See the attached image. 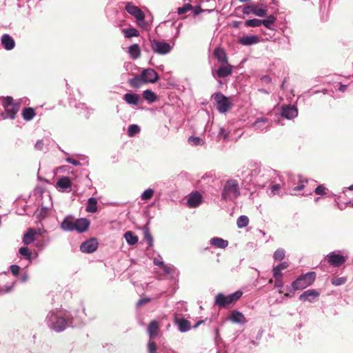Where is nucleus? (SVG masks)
<instances>
[{"label": "nucleus", "mask_w": 353, "mask_h": 353, "mask_svg": "<svg viewBox=\"0 0 353 353\" xmlns=\"http://www.w3.org/2000/svg\"><path fill=\"white\" fill-rule=\"evenodd\" d=\"M59 312L52 311L48 314L46 319L48 326L56 332H61L68 326L66 320Z\"/></svg>", "instance_id": "nucleus-1"}, {"label": "nucleus", "mask_w": 353, "mask_h": 353, "mask_svg": "<svg viewBox=\"0 0 353 353\" xmlns=\"http://www.w3.org/2000/svg\"><path fill=\"white\" fill-rule=\"evenodd\" d=\"M274 171L269 169L256 168L251 172L252 180L259 185L265 186L270 181V177L274 175Z\"/></svg>", "instance_id": "nucleus-2"}, {"label": "nucleus", "mask_w": 353, "mask_h": 353, "mask_svg": "<svg viewBox=\"0 0 353 353\" xmlns=\"http://www.w3.org/2000/svg\"><path fill=\"white\" fill-rule=\"evenodd\" d=\"M316 278V274L314 272H307L299 276L292 283V288L294 291L303 290L311 285Z\"/></svg>", "instance_id": "nucleus-3"}, {"label": "nucleus", "mask_w": 353, "mask_h": 353, "mask_svg": "<svg viewBox=\"0 0 353 353\" xmlns=\"http://www.w3.org/2000/svg\"><path fill=\"white\" fill-rule=\"evenodd\" d=\"M239 194V187L236 181H228L223 190L222 199L224 200H234L236 199Z\"/></svg>", "instance_id": "nucleus-4"}, {"label": "nucleus", "mask_w": 353, "mask_h": 353, "mask_svg": "<svg viewBox=\"0 0 353 353\" xmlns=\"http://www.w3.org/2000/svg\"><path fill=\"white\" fill-rule=\"evenodd\" d=\"M125 10L136 19L139 26L143 28H146L147 23L145 21V14L141 9L132 3L128 2L125 5Z\"/></svg>", "instance_id": "nucleus-5"}, {"label": "nucleus", "mask_w": 353, "mask_h": 353, "mask_svg": "<svg viewBox=\"0 0 353 353\" xmlns=\"http://www.w3.org/2000/svg\"><path fill=\"white\" fill-rule=\"evenodd\" d=\"M242 294L243 293L241 291H236L228 296L219 293L215 297V304L219 307H225L238 300Z\"/></svg>", "instance_id": "nucleus-6"}, {"label": "nucleus", "mask_w": 353, "mask_h": 353, "mask_svg": "<svg viewBox=\"0 0 353 353\" xmlns=\"http://www.w3.org/2000/svg\"><path fill=\"white\" fill-rule=\"evenodd\" d=\"M214 99L215 100L216 109L220 113H225L231 109L232 103L229 98L226 97L222 93H215L214 94Z\"/></svg>", "instance_id": "nucleus-7"}, {"label": "nucleus", "mask_w": 353, "mask_h": 353, "mask_svg": "<svg viewBox=\"0 0 353 353\" xmlns=\"http://www.w3.org/2000/svg\"><path fill=\"white\" fill-rule=\"evenodd\" d=\"M150 47L154 53L159 54H168L172 47L170 43L165 41H160L156 39H150Z\"/></svg>", "instance_id": "nucleus-8"}, {"label": "nucleus", "mask_w": 353, "mask_h": 353, "mask_svg": "<svg viewBox=\"0 0 353 353\" xmlns=\"http://www.w3.org/2000/svg\"><path fill=\"white\" fill-rule=\"evenodd\" d=\"M267 9L265 6L259 7L256 4H251L243 8V12L245 14H253L255 16L263 17L267 14Z\"/></svg>", "instance_id": "nucleus-9"}, {"label": "nucleus", "mask_w": 353, "mask_h": 353, "mask_svg": "<svg viewBox=\"0 0 353 353\" xmlns=\"http://www.w3.org/2000/svg\"><path fill=\"white\" fill-rule=\"evenodd\" d=\"M272 125V121L265 117L257 118L256 121L251 124V127L257 132H265L270 129Z\"/></svg>", "instance_id": "nucleus-10"}, {"label": "nucleus", "mask_w": 353, "mask_h": 353, "mask_svg": "<svg viewBox=\"0 0 353 353\" xmlns=\"http://www.w3.org/2000/svg\"><path fill=\"white\" fill-rule=\"evenodd\" d=\"M141 81L143 83H155L159 80L157 72L152 68L143 69L141 74Z\"/></svg>", "instance_id": "nucleus-11"}, {"label": "nucleus", "mask_w": 353, "mask_h": 353, "mask_svg": "<svg viewBox=\"0 0 353 353\" xmlns=\"http://www.w3.org/2000/svg\"><path fill=\"white\" fill-rule=\"evenodd\" d=\"M328 263L334 267H339L346 261V257L335 251L327 255Z\"/></svg>", "instance_id": "nucleus-12"}, {"label": "nucleus", "mask_w": 353, "mask_h": 353, "mask_svg": "<svg viewBox=\"0 0 353 353\" xmlns=\"http://www.w3.org/2000/svg\"><path fill=\"white\" fill-rule=\"evenodd\" d=\"M233 67L228 62L222 63L216 72L212 70V73L214 77L225 78L232 74Z\"/></svg>", "instance_id": "nucleus-13"}, {"label": "nucleus", "mask_w": 353, "mask_h": 353, "mask_svg": "<svg viewBox=\"0 0 353 353\" xmlns=\"http://www.w3.org/2000/svg\"><path fill=\"white\" fill-rule=\"evenodd\" d=\"M98 245L97 240L92 238L82 243L80 250L84 253H92L97 250Z\"/></svg>", "instance_id": "nucleus-14"}, {"label": "nucleus", "mask_w": 353, "mask_h": 353, "mask_svg": "<svg viewBox=\"0 0 353 353\" xmlns=\"http://www.w3.org/2000/svg\"><path fill=\"white\" fill-rule=\"evenodd\" d=\"M90 221L88 219L85 218L78 219L74 221V230L81 233L84 232L88 229Z\"/></svg>", "instance_id": "nucleus-15"}, {"label": "nucleus", "mask_w": 353, "mask_h": 353, "mask_svg": "<svg viewBox=\"0 0 353 353\" xmlns=\"http://www.w3.org/2000/svg\"><path fill=\"white\" fill-rule=\"evenodd\" d=\"M319 296V292L316 290H308L305 291L299 296V299L302 301L312 302Z\"/></svg>", "instance_id": "nucleus-16"}, {"label": "nucleus", "mask_w": 353, "mask_h": 353, "mask_svg": "<svg viewBox=\"0 0 353 353\" xmlns=\"http://www.w3.org/2000/svg\"><path fill=\"white\" fill-rule=\"evenodd\" d=\"M229 320L231 321L234 323L237 324H245L248 322L246 318L243 314V313L240 312L238 310H234L231 312Z\"/></svg>", "instance_id": "nucleus-17"}, {"label": "nucleus", "mask_w": 353, "mask_h": 353, "mask_svg": "<svg viewBox=\"0 0 353 353\" xmlns=\"http://www.w3.org/2000/svg\"><path fill=\"white\" fill-rule=\"evenodd\" d=\"M298 114L297 109L294 106H285L282 108V117L291 119L296 117Z\"/></svg>", "instance_id": "nucleus-18"}, {"label": "nucleus", "mask_w": 353, "mask_h": 353, "mask_svg": "<svg viewBox=\"0 0 353 353\" xmlns=\"http://www.w3.org/2000/svg\"><path fill=\"white\" fill-rule=\"evenodd\" d=\"M1 41L3 48L7 50H11L15 46V42L14 39L10 35L8 34H4L1 37Z\"/></svg>", "instance_id": "nucleus-19"}, {"label": "nucleus", "mask_w": 353, "mask_h": 353, "mask_svg": "<svg viewBox=\"0 0 353 353\" xmlns=\"http://www.w3.org/2000/svg\"><path fill=\"white\" fill-rule=\"evenodd\" d=\"M238 42L243 46H251L259 43V39L255 35H246L240 37Z\"/></svg>", "instance_id": "nucleus-20"}, {"label": "nucleus", "mask_w": 353, "mask_h": 353, "mask_svg": "<svg viewBox=\"0 0 353 353\" xmlns=\"http://www.w3.org/2000/svg\"><path fill=\"white\" fill-rule=\"evenodd\" d=\"M202 196L200 193L196 192L190 194L187 201V204L190 208H196L201 202Z\"/></svg>", "instance_id": "nucleus-21"}, {"label": "nucleus", "mask_w": 353, "mask_h": 353, "mask_svg": "<svg viewBox=\"0 0 353 353\" xmlns=\"http://www.w3.org/2000/svg\"><path fill=\"white\" fill-rule=\"evenodd\" d=\"M211 245L221 249H225L228 246V241L220 237L212 238L210 241Z\"/></svg>", "instance_id": "nucleus-22"}, {"label": "nucleus", "mask_w": 353, "mask_h": 353, "mask_svg": "<svg viewBox=\"0 0 353 353\" xmlns=\"http://www.w3.org/2000/svg\"><path fill=\"white\" fill-rule=\"evenodd\" d=\"M37 233V232L34 229L29 228L23 238V242L24 244L29 245L32 243L35 240Z\"/></svg>", "instance_id": "nucleus-23"}, {"label": "nucleus", "mask_w": 353, "mask_h": 353, "mask_svg": "<svg viewBox=\"0 0 353 353\" xmlns=\"http://www.w3.org/2000/svg\"><path fill=\"white\" fill-rule=\"evenodd\" d=\"M123 99L128 104L137 105L140 101V97L137 94L126 93L123 96Z\"/></svg>", "instance_id": "nucleus-24"}, {"label": "nucleus", "mask_w": 353, "mask_h": 353, "mask_svg": "<svg viewBox=\"0 0 353 353\" xmlns=\"http://www.w3.org/2000/svg\"><path fill=\"white\" fill-rule=\"evenodd\" d=\"M61 228L64 231H74V221L71 217H65L61 224Z\"/></svg>", "instance_id": "nucleus-25"}, {"label": "nucleus", "mask_w": 353, "mask_h": 353, "mask_svg": "<svg viewBox=\"0 0 353 353\" xmlns=\"http://www.w3.org/2000/svg\"><path fill=\"white\" fill-rule=\"evenodd\" d=\"M71 181L67 176L61 177L57 182V187L65 191H68L67 190L71 187Z\"/></svg>", "instance_id": "nucleus-26"}, {"label": "nucleus", "mask_w": 353, "mask_h": 353, "mask_svg": "<svg viewBox=\"0 0 353 353\" xmlns=\"http://www.w3.org/2000/svg\"><path fill=\"white\" fill-rule=\"evenodd\" d=\"M159 327L157 321H152L150 322L148 327V333L150 336V339H154L155 336H157L159 332Z\"/></svg>", "instance_id": "nucleus-27"}, {"label": "nucleus", "mask_w": 353, "mask_h": 353, "mask_svg": "<svg viewBox=\"0 0 353 353\" xmlns=\"http://www.w3.org/2000/svg\"><path fill=\"white\" fill-rule=\"evenodd\" d=\"M214 54L216 59L221 63H226L228 62V57L223 49L216 48L214 50Z\"/></svg>", "instance_id": "nucleus-28"}, {"label": "nucleus", "mask_w": 353, "mask_h": 353, "mask_svg": "<svg viewBox=\"0 0 353 353\" xmlns=\"http://www.w3.org/2000/svg\"><path fill=\"white\" fill-rule=\"evenodd\" d=\"M4 108L6 110V117L12 119H14L16 114L19 111V106L16 104H13Z\"/></svg>", "instance_id": "nucleus-29"}, {"label": "nucleus", "mask_w": 353, "mask_h": 353, "mask_svg": "<svg viewBox=\"0 0 353 353\" xmlns=\"http://www.w3.org/2000/svg\"><path fill=\"white\" fill-rule=\"evenodd\" d=\"M128 53L130 57L134 59H138L141 56L140 48L138 44H133L130 46L128 48Z\"/></svg>", "instance_id": "nucleus-30"}, {"label": "nucleus", "mask_w": 353, "mask_h": 353, "mask_svg": "<svg viewBox=\"0 0 353 353\" xmlns=\"http://www.w3.org/2000/svg\"><path fill=\"white\" fill-rule=\"evenodd\" d=\"M86 211L91 213L97 211V201L95 198L91 197L88 200Z\"/></svg>", "instance_id": "nucleus-31"}, {"label": "nucleus", "mask_w": 353, "mask_h": 353, "mask_svg": "<svg viewBox=\"0 0 353 353\" xmlns=\"http://www.w3.org/2000/svg\"><path fill=\"white\" fill-rule=\"evenodd\" d=\"M276 21V17L274 15H269L265 19H261V25H263L265 28L273 30V25Z\"/></svg>", "instance_id": "nucleus-32"}, {"label": "nucleus", "mask_w": 353, "mask_h": 353, "mask_svg": "<svg viewBox=\"0 0 353 353\" xmlns=\"http://www.w3.org/2000/svg\"><path fill=\"white\" fill-rule=\"evenodd\" d=\"M176 323L181 332H185L190 329V323L186 319H179Z\"/></svg>", "instance_id": "nucleus-33"}, {"label": "nucleus", "mask_w": 353, "mask_h": 353, "mask_svg": "<svg viewBox=\"0 0 353 353\" xmlns=\"http://www.w3.org/2000/svg\"><path fill=\"white\" fill-rule=\"evenodd\" d=\"M125 241L129 245H133L138 242L137 236L134 235L131 231H128L124 234Z\"/></svg>", "instance_id": "nucleus-34"}, {"label": "nucleus", "mask_w": 353, "mask_h": 353, "mask_svg": "<svg viewBox=\"0 0 353 353\" xmlns=\"http://www.w3.org/2000/svg\"><path fill=\"white\" fill-rule=\"evenodd\" d=\"M23 118L26 121H31L35 116V112L32 108H26L22 112Z\"/></svg>", "instance_id": "nucleus-35"}, {"label": "nucleus", "mask_w": 353, "mask_h": 353, "mask_svg": "<svg viewBox=\"0 0 353 353\" xmlns=\"http://www.w3.org/2000/svg\"><path fill=\"white\" fill-rule=\"evenodd\" d=\"M188 143L192 146L203 145L205 141L200 137L191 136L188 139Z\"/></svg>", "instance_id": "nucleus-36"}, {"label": "nucleus", "mask_w": 353, "mask_h": 353, "mask_svg": "<svg viewBox=\"0 0 353 353\" xmlns=\"http://www.w3.org/2000/svg\"><path fill=\"white\" fill-rule=\"evenodd\" d=\"M143 98L150 103H152L156 101L157 96L154 92L150 90H146L143 92Z\"/></svg>", "instance_id": "nucleus-37"}, {"label": "nucleus", "mask_w": 353, "mask_h": 353, "mask_svg": "<svg viewBox=\"0 0 353 353\" xmlns=\"http://www.w3.org/2000/svg\"><path fill=\"white\" fill-rule=\"evenodd\" d=\"M123 32L126 38H130L132 37H138L139 35V32L136 28H130L126 29H123Z\"/></svg>", "instance_id": "nucleus-38"}, {"label": "nucleus", "mask_w": 353, "mask_h": 353, "mask_svg": "<svg viewBox=\"0 0 353 353\" xmlns=\"http://www.w3.org/2000/svg\"><path fill=\"white\" fill-rule=\"evenodd\" d=\"M249 223V219L247 216L241 215L236 221V224L239 228H243L246 227Z\"/></svg>", "instance_id": "nucleus-39"}, {"label": "nucleus", "mask_w": 353, "mask_h": 353, "mask_svg": "<svg viewBox=\"0 0 353 353\" xmlns=\"http://www.w3.org/2000/svg\"><path fill=\"white\" fill-rule=\"evenodd\" d=\"M141 130V128L139 125L136 124H132L128 126V134L130 137H134L136 134L139 133Z\"/></svg>", "instance_id": "nucleus-40"}, {"label": "nucleus", "mask_w": 353, "mask_h": 353, "mask_svg": "<svg viewBox=\"0 0 353 353\" xmlns=\"http://www.w3.org/2000/svg\"><path fill=\"white\" fill-rule=\"evenodd\" d=\"M261 19H252L245 21V26L247 27H259L261 26Z\"/></svg>", "instance_id": "nucleus-41"}, {"label": "nucleus", "mask_w": 353, "mask_h": 353, "mask_svg": "<svg viewBox=\"0 0 353 353\" xmlns=\"http://www.w3.org/2000/svg\"><path fill=\"white\" fill-rule=\"evenodd\" d=\"M19 252L21 255L25 256L27 259H28V260L31 259L32 252H30V250H29L28 248L21 247L19 249Z\"/></svg>", "instance_id": "nucleus-42"}, {"label": "nucleus", "mask_w": 353, "mask_h": 353, "mask_svg": "<svg viewBox=\"0 0 353 353\" xmlns=\"http://www.w3.org/2000/svg\"><path fill=\"white\" fill-rule=\"evenodd\" d=\"M143 235L144 239L148 243L150 246H152L153 244V237L148 228L144 229Z\"/></svg>", "instance_id": "nucleus-43"}, {"label": "nucleus", "mask_w": 353, "mask_h": 353, "mask_svg": "<svg viewBox=\"0 0 353 353\" xmlns=\"http://www.w3.org/2000/svg\"><path fill=\"white\" fill-rule=\"evenodd\" d=\"M141 76H136L129 80L130 84L134 88L140 87L141 83Z\"/></svg>", "instance_id": "nucleus-44"}, {"label": "nucleus", "mask_w": 353, "mask_h": 353, "mask_svg": "<svg viewBox=\"0 0 353 353\" xmlns=\"http://www.w3.org/2000/svg\"><path fill=\"white\" fill-rule=\"evenodd\" d=\"M153 194L154 190L152 188H148L141 194V199L143 200H148L152 197Z\"/></svg>", "instance_id": "nucleus-45"}, {"label": "nucleus", "mask_w": 353, "mask_h": 353, "mask_svg": "<svg viewBox=\"0 0 353 353\" xmlns=\"http://www.w3.org/2000/svg\"><path fill=\"white\" fill-rule=\"evenodd\" d=\"M273 257L276 261H281L285 257V250L283 249L276 250Z\"/></svg>", "instance_id": "nucleus-46"}, {"label": "nucleus", "mask_w": 353, "mask_h": 353, "mask_svg": "<svg viewBox=\"0 0 353 353\" xmlns=\"http://www.w3.org/2000/svg\"><path fill=\"white\" fill-rule=\"evenodd\" d=\"M347 279L345 277H336L332 279V284L336 286L341 285L346 282Z\"/></svg>", "instance_id": "nucleus-47"}, {"label": "nucleus", "mask_w": 353, "mask_h": 353, "mask_svg": "<svg viewBox=\"0 0 353 353\" xmlns=\"http://www.w3.org/2000/svg\"><path fill=\"white\" fill-rule=\"evenodd\" d=\"M218 137L222 138L225 141H227L229 139V132L227 130L221 128L218 134Z\"/></svg>", "instance_id": "nucleus-48"}, {"label": "nucleus", "mask_w": 353, "mask_h": 353, "mask_svg": "<svg viewBox=\"0 0 353 353\" xmlns=\"http://www.w3.org/2000/svg\"><path fill=\"white\" fill-rule=\"evenodd\" d=\"M191 9H192V6L189 3H185L183 6L178 8L177 12L179 14H182L190 10Z\"/></svg>", "instance_id": "nucleus-49"}, {"label": "nucleus", "mask_w": 353, "mask_h": 353, "mask_svg": "<svg viewBox=\"0 0 353 353\" xmlns=\"http://www.w3.org/2000/svg\"><path fill=\"white\" fill-rule=\"evenodd\" d=\"M148 348L149 353H156L157 345L155 342L151 339L148 341Z\"/></svg>", "instance_id": "nucleus-50"}, {"label": "nucleus", "mask_w": 353, "mask_h": 353, "mask_svg": "<svg viewBox=\"0 0 353 353\" xmlns=\"http://www.w3.org/2000/svg\"><path fill=\"white\" fill-rule=\"evenodd\" d=\"M2 103H3V105L4 108H6L8 106H10V105L14 104L13 103V99L10 97H5L3 99Z\"/></svg>", "instance_id": "nucleus-51"}, {"label": "nucleus", "mask_w": 353, "mask_h": 353, "mask_svg": "<svg viewBox=\"0 0 353 353\" xmlns=\"http://www.w3.org/2000/svg\"><path fill=\"white\" fill-rule=\"evenodd\" d=\"M273 276L275 279H282L283 274L281 273V270H280L276 266L274 267L273 270Z\"/></svg>", "instance_id": "nucleus-52"}, {"label": "nucleus", "mask_w": 353, "mask_h": 353, "mask_svg": "<svg viewBox=\"0 0 353 353\" xmlns=\"http://www.w3.org/2000/svg\"><path fill=\"white\" fill-rule=\"evenodd\" d=\"M314 192L316 194H319V195H323L325 194V188L324 185H320L319 186H317L315 190H314Z\"/></svg>", "instance_id": "nucleus-53"}, {"label": "nucleus", "mask_w": 353, "mask_h": 353, "mask_svg": "<svg viewBox=\"0 0 353 353\" xmlns=\"http://www.w3.org/2000/svg\"><path fill=\"white\" fill-rule=\"evenodd\" d=\"M20 267L17 265H12L10 266V270L14 276H17L19 273Z\"/></svg>", "instance_id": "nucleus-54"}, {"label": "nucleus", "mask_w": 353, "mask_h": 353, "mask_svg": "<svg viewBox=\"0 0 353 353\" xmlns=\"http://www.w3.org/2000/svg\"><path fill=\"white\" fill-rule=\"evenodd\" d=\"M283 286L282 279H275L274 287L279 289V293H281V289Z\"/></svg>", "instance_id": "nucleus-55"}, {"label": "nucleus", "mask_w": 353, "mask_h": 353, "mask_svg": "<svg viewBox=\"0 0 353 353\" xmlns=\"http://www.w3.org/2000/svg\"><path fill=\"white\" fill-rule=\"evenodd\" d=\"M280 189H281V186H280V185H279V184L273 185H272V186H271V188H270L271 193H272V194H276V193H278V192H279V191L280 190Z\"/></svg>", "instance_id": "nucleus-56"}, {"label": "nucleus", "mask_w": 353, "mask_h": 353, "mask_svg": "<svg viewBox=\"0 0 353 353\" xmlns=\"http://www.w3.org/2000/svg\"><path fill=\"white\" fill-rule=\"evenodd\" d=\"M65 161H66L68 163H71V164H72V165H76V166H77V165H80V162H79V161L75 160V159H72V158H70V157L67 158V159H65Z\"/></svg>", "instance_id": "nucleus-57"}, {"label": "nucleus", "mask_w": 353, "mask_h": 353, "mask_svg": "<svg viewBox=\"0 0 353 353\" xmlns=\"http://www.w3.org/2000/svg\"><path fill=\"white\" fill-rule=\"evenodd\" d=\"M150 301V298H144V299H140V300L137 302V306H140V305H143V304H145V303H149Z\"/></svg>", "instance_id": "nucleus-58"}, {"label": "nucleus", "mask_w": 353, "mask_h": 353, "mask_svg": "<svg viewBox=\"0 0 353 353\" xmlns=\"http://www.w3.org/2000/svg\"><path fill=\"white\" fill-rule=\"evenodd\" d=\"M161 268L163 269L165 274H169L171 273V268L167 265L163 264Z\"/></svg>", "instance_id": "nucleus-59"}, {"label": "nucleus", "mask_w": 353, "mask_h": 353, "mask_svg": "<svg viewBox=\"0 0 353 353\" xmlns=\"http://www.w3.org/2000/svg\"><path fill=\"white\" fill-rule=\"evenodd\" d=\"M43 143L41 140L37 141L34 145L35 148L37 150H39L43 149Z\"/></svg>", "instance_id": "nucleus-60"}, {"label": "nucleus", "mask_w": 353, "mask_h": 353, "mask_svg": "<svg viewBox=\"0 0 353 353\" xmlns=\"http://www.w3.org/2000/svg\"><path fill=\"white\" fill-rule=\"evenodd\" d=\"M153 263L155 265H157L159 267H161L164 264V263L162 260L157 259V258L154 259Z\"/></svg>", "instance_id": "nucleus-61"}, {"label": "nucleus", "mask_w": 353, "mask_h": 353, "mask_svg": "<svg viewBox=\"0 0 353 353\" xmlns=\"http://www.w3.org/2000/svg\"><path fill=\"white\" fill-rule=\"evenodd\" d=\"M280 270H283L286 269L288 267V263L287 262H283L276 265Z\"/></svg>", "instance_id": "nucleus-62"}, {"label": "nucleus", "mask_w": 353, "mask_h": 353, "mask_svg": "<svg viewBox=\"0 0 353 353\" xmlns=\"http://www.w3.org/2000/svg\"><path fill=\"white\" fill-rule=\"evenodd\" d=\"M240 25H241V22L236 21H232L231 23L232 27L235 28H239Z\"/></svg>", "instance_id": "nucleus-63"}, {"label": "nucleus", "mask_w": 353, "mask_h": 353, "mask_svg": "<svg viewBox=\"0 0 353 353\" xmlns=\"http://www.w3.org/2000/svg\"><path fill=\"white\" fill-rule=\"evenodd\" d=\"M304 188H305V185L301 184V185H297V186H296V187L294 188V191H299V190H303Z\"/></svg>", "instance_id": "nucleus-64"}]
</instances>
